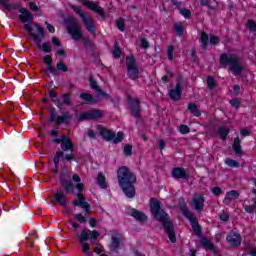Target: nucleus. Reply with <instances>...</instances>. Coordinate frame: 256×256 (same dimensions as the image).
Returning a JSON list of instances; mask_svg holds the SVG:
<instances>
[{"label": "nucleus", "mask_w": 256, "mask_h": 256, "mask_svg": "<svg viewBox=\"0 0 256 256\" xmlns=\"http://www.w3.org/2000/svg\"><path fill=\"white\" fill-rule=\"evenodd\" d=\"M87 136L89 137V139H95L97 137V133L93 131V129H88Z\"/></svg>", "instance_id": "nucleus-55"}, {"label": "nucleus", "mask_w": 256, "mask_h": 256, "mask_svg": "<svg viewBox=\"0 0 256 256\" xmlns=\"http://www.w3.org/2000/svg\"><path fill=\"white\" fill-rule=\"evenodd\" d=\"M70 7H71V9H73V11L75 13H77V15L80 16V18H81V15H83V13H87V12L81 11V7H79V6L71 5Z\"/></svg>", "instance_id": "nucleus-51"}, {"label": "nucleus", "mask_w": 256, "mask_h": 256, "mask_svg": "<svg viewBox=\"0 0 256 256\" xmlns=\"http://www.w3.org/2000/svg\"><path fill=\"white\" fill-rule=\"evenodd\" d=\"M171 175L173 177V179H189V173H187V170H185V168H181V167H175L172 169Z\"/></svg>", "instance_id": "nucleus-21"}, {"label": "nucleus", "mask_w": 256, "mask_h": 256, "mask_svg": "<svg viewBox=\"0 0 256 256\" xmlns=\"http://www.w3.org/2000/svg\"><path fill=\"white\" fill-rule=\"evenodd\" d=\"M116 27L119 31H125V21H123V19L116 20Z\"/></svg>", "instance_id": "nucleus-47"}, {"label": "nucleus", "mask_w": 256, "mask_h": 256, "mask_svg": "<svg viewBox=\"0 0 256 256\" xmlns=\"http://www.w3.org/2000/svg\"><path fill=\"white\" fill-rule=\"evenodd\" d=\"M247 27H248L249 31H251L252 33L256 32V23L253 20L247 21Z\"/></svg>", "instance_id": "nucleus-44"}, {"label": "nucleus", "mask_w": 256, "mask_h": 256, "mask_svg": "<svg viewBox=\"0 0 256 256\" xmlns=\"http://www.w3.org/2000/svg\"><path fill=\"white\" fill-rule=\"evenodd\" d=\"M97 130L105 141H113L115 139V133L101 125H98Z\"/></svg>", "instance_id": "nucleus-22"}, {"label": "nucleus", "mask_w": 256, "mask_h": 256, "mask_svg": "<svg viewBox=\"0 0 256 256\" xmlns=\"http://www.w3.org/2000/svg\"><path fill=\"white\" fill-rule=\"evenodd\" d=\"M60 147L62 149V152L64 153V151H74L75 144L71 142V139H69V137L63 135V141Z\"/></svg>", "instance_id": "nucleus-25"}, {"label": "nucleus", "mask_w": 256, "mask_h": 256, "mask_svg": "<svg viewBox=\"0 0 256 256\" xmlns=\"http://www.w3.org/2000/svg\"><path fill=\"white\" fill-rule=\"evenodd\" d=\"M89 235H91V230L86 228L78 236V241L81 244L82 249H85V247H91L89 243H87V241H89Z\"/></svg>", "instance_id": "nucleus-23"}, {"label": "nucleus", "mask_w": 256, "mask_h": 256, "mask_svg": "<svg viewBox=\"0 0 256 256\" xmlns=\"http://www.w3.org/2000/svg\"><path fill=\"white\" fill-rule=\"evenodd\" d=\"M213 195L219 196L223 194V190L219 187L212 188Z\"/></svg>", "instance_id": "nucleus-57"}, {"label": "nucleus", "mask_w": 256, "mask_h": 256, "mask_svg": "<svg viewBox=\"0 0 256 256\" xmlns=\"http://www.w3.org/2000/svg\"><path fill=\"white\" fill-rule=\"evenodd\" d=\"M61 103H62V107L64 105H67L68 107L71 106V94H67V93L63 94Z\"/></svg>", "instance_id": "nucleus-39"}, {"label": "nucleus", "mask_w": 256, "mask_h": 256, "mask_svg": "<svg viewBox=\"0 0 256 256\" xmlns=\"http://www.w3.org/2000/svg\"><path fill=\"white\" fill-rule=\"evenodd\" d=\"M124 155H126V157H131V155H133V146H131V144H126L124 146Z\"/></svg>", "instance_id": "nucleus-43"}, {"label": "nucleus", "mask_w": 256, "mask_h": 256, "mask_svg": "<svg viewBox=\"0 0 256 256\" xmlns=\"http://www.w3.org/2000/svg\"><path fill=\"white\" fill-rule=\"evenodd\" d=\"M200 243L202 247L206 249V251H212V253H217V248L215 247V244L211 243V241H209V239H207L206 237H202L200 239Z\"/></svg>", "instance_id": "nucleus-26"}, {"label": "nucleus", "mask_w": 256, "mask_h": 256, "mask_svg": "<svg viewBox=\"0 0 256 256\" xmlns=\"http://www.w3.org/2000/svg\"><path fill=\"white\" fill-rule=\"evenodd\" d=\"M97 183L101 189H107V181L103 173H99L97 177Z\"/></svg>", "instance_id": "nucleus-37"}, {"label": "nucleus", "mask_w": 256, "mask_h": 256, "mask_svg": "<svg viewBox=\"0 0 256 256\" xmlns=\"http://www.w3.org/2000/svg\"><path fill=\"white\" fill-rule=\"evenodd\" d=\"M66 24L67 31L74 41L83 39V31L81 30V26H79V20H77L75 17H70L66 20Z\"/></svg>", "instance_id": "nucleus-5"}, {"label": "nucleus", "mask_w": 256, "mask_h": 256, "mask_svg": "<svg viewBox=\"0 0 256 256\" xmlns=\"http://www.w3.org/2000/svg\"><path fill=\"white\" fill-rule=\"evenodd\" d=\"M180 14L185 17L186 19H189L191 17V10L189 9H180Z\"/></svg>", "instance_id": "nucleus-49"}, {"label": "nucleus", "mask_w": 256, "mask_h": 256, "mask_svg": "<svg viewBox=\"0 0 256 256\" xmlns=\"http://www.w3.org/2000/svg\"><path fill=\"white\" fill-rule=\"evenodd\" d=\"M103 117V111L92 109L86 112H82L78 118V121H95Z\"/></svg>", "instance_id": "nucleus-9"}, {"label": "nucleus", "mask_w": 256, "mask_h": 256, "mask_svg": "<svg viewBox=\"0 0 256 256\" xmlns=\"http://www.w3.org/2000/svg\"><path fill=\"white\" fill-rule=\"evenodd\" d=\"M6 1H11V0H0V5H2L7 11H13L17 9L16 4H7Z\"/></svg>", "instance_id": "nucleus-38"}, {"label": "nucleus", "mask_w": 256, "mask_h": 256, "mask_svg": "<svg viewBox=\"0 0 256 256\" xmlns=\"http://www.w3.org/2000/svg\"><path fill=\"white\" fill-rule=\"evenodd\" d=\"M81 19L89 33L92 35H95L97 28L95 27V20H93V17L89 15L88 13L81 14Z\"/></svg>", "instance_id": "nucleus-13"}, {"label": "nucleus", "mask_w": 256, "mask_h": 256, "mask_svg": "<svg viewBox=\"0 0 256 256\" xmlns=\"http://www.w3.org/2000/svg\"><path fill=\"white\" fill-rule=\"evenodd\" d=\"M139 103H141V100L133 99L131 98V96L128 97V105L131 111V115L136 119H139V117H141V106H139Z\"/></svg>", "instance_id": "nucleus-10"}, {"label": "nucleus", "mask_w": 256, "mask_h": 256, "mask_svg": "<svg viewBox=\"0 0 256 256\" xmlns=\"http://www.w3.org/2000/svg\"><path fill=\"white\" fill-rule=\"evenodd\" d=\"M227 242L231 247H239L241 245V235L231 232L226 237Z\"/></svg>", "instance_id": "nucleus-24"}, {"label": "nucleus", "mask_w": 256, "mask_h": 256, "mask_svg": "<svg viewBox=\"0 0 256 256\" xmlns=\"http://www.w3.org/2000/svg\"><path fill=\"white\" fill-rule=\"evenodd\" d=\"M19 13H20L19 19L22 23H24V29H25V25H28L29 27H31L29 23L33 21V14H31V12L27 10V8H20Z\"/></svg>", "instance_id": "nucleus-18"}, {"label": "nucleus", "mask_w": 256, "mask_h": 256, "mask_svg": "<svg viewBox=\"0 0 256 256\" xmlns=\"http://www.w3.org/2000/svg\"><path fill=\"white\" fill-rule=\"evenodd\" d=\"M183 215H185V217L188 219V221H190L195 235L200 237L201 226L199 225V223H197V218L195 217V215H193V213L189 212V210H184Z\"/></svg>", "instance_id": "nucleus-14"}, {"label": "nucleus", "mask_w": 256, "mask_h": 256, "mask_svg": "<svg viewBox=\"0 0 256 256\" xmlns=\"http://www.w3.org/2000/svg\"><path fill=\"white\" fill-rule=\"evenodd\" d=\"M126 66L129 79H132V81H137V79H139V68H137L135 57L128 56L126 58Z\"/></svg>", "instance_id": "nucleus-6"}, {"label": "nucleus", "mask_w": 256, "mask_h": 256, "mask_svg": "<svg viewBox=\"0 0 256 256\" xmlns=\"http://www.w3.org/2000/svg\"><path fill=\"white\" fill-rule=\"evenodd\" d=\"M55 201L60 203L61 207L67 209V196L63 192V189L58 188L56 190L55 198L52 200V203H55Z\"/></svg>", "instance_id": "nucleus-19"}, {"label": "nucleus", "mask_w": 256, "mask_h": 256, "mask_svg": "<svg viewBox=\"0 0 256 256\" xmlns=\"http://www.w3.org/2000/svg\"><path fill=\"white\" fill-rule=\"evenodd\" d=\"M89 81H90L91 89H93L94 91H96L100 95L105 96V92H103V90H101V87H99V85H97V81L95 79L90 78Z\"/></svg>", "instance_id": "nucleus-34"}, {"label": "nucleus", "mask_w": 256, "mask_h": 256, "mask_svg": "<svg viewBox=\"0 0 256 256\" xmlns=\"http://www.w3.org/2000/svg\"><path fill=\"white\" fill-rule=\"evenodd\" d=\"M123 241H125V238H123V235L119 233L112 234L111 243L109 245L110 251L114 253H119V247H121V244Z\"/></svg>", "instance_id": "nucleus-12"}, {"label": "nucleus", "mask_w": 256, "mask_h": 256, "mask_svg": "<svg viewBox=\"0 0 256 256\" xmlns=\"http://www.w3.org/2000/svg\"><path fill=\"white\" fill-rule=\"evenodd\" d=\"M150 207L151 213L154 215L156 221H161L163 223L164 229L168 235V239L171 241V243H175L177 241V238L175 237V227L173 226V223L169 221V216L167 213L161 210L159 200L151 198Z\"/></svg>", "instance_id": "nucleus-2"}, {"label": "nucleus", "mask_w": 256, "mask_h": 256, "mask_svg": "<svg viewBox=\"0 0 256 256\" xmlns=\"http://www.w3.org/2000/svg\"><path fill=\"white\" fill-rule=\"evenodd\" d=\"M207 86L209 89H215V79L211 76L207 78Z\"/></svg>", "instance_id": "nucleus-48"}, {"label": "nucleus", "mask_w": 256, "mask_h": 256, "mask_svg": "<svg viewBox=\"0 0 256 256\" xmlns=\"http://www.w3.org/2000/svg\"><path fill=\"white\" fill-rule=\"evenodd\" d=\"M90 235H91L90 239L92 241H97L99 237V232H97V230H93V231L90 230Z\"/></svg>", "instance_id": "nucleus-54"}, {"label": "nucleus", "mask_w": 256, "mask_h": 256, "mask_svg": "<svg viewBox=\"0 0 256 256\" xmlns=\"http://www.w3.org/2000/svg\"><path fill=\"white\" fill-rule=\"evenodd\" d=\"M58 71H63V73H67L68 69H67V64H65L64 62H59L56 65Z\"/></svg>", "instance_id": "nucleus-46"}, {"label": "nucleus", "mask_w": 256, "mask_h": 256, "mask_svg": "<svg viewBox=\"0 0 256 256\" xmlns=\"http://www.w3.org/2000/svg\"><path fill=\"white\" fill-rule=\"evenodd\" d=\"M252 194L255 195L252 199L253 205H244V210L246 213H255L256 211V189L252 190Z\"/></svg>", "instance_id": "nucleus-30"}, {"label": "nucleus", "mask_w": 256, "mask_h": 256, "mask_svg": "<svg viewBox=\"0 0 256 256\" xmlns=\"http://www.w3.org/2000/svg\"><path fill=\"white\" fill-rule=\"evenodd\" d=\"M220 63L224 67H227V65H231L230 71H233L236 75H241L243 73V66H241V63L239 62V57L236 54H222L220 56Z\"/></svg>", "instance_id": "nucleus-4"}, {"label": "nucleus", "mask_w": 256, "mask_h": 256, "mask_svg": "<svg viewBox=\"0 0 256 256\" xmlns=\"http://www.w3.org/2000/svg\"><path fill=\"white\" fill-rule=\"evenodd\" d=\"M80 99H83V101H86V103H97V99L93 98V95L89 93H81L80 94Z\"/></svg>", "instance_id": "nucleus-35"}, {"label": "nucleus", "mask_w": 256, "mask_h": 256, "mask_svg": "<svg viewBox=\"0 0 256 256\" xmlns=\"http://www.w3.org/2000/svg\"><path fill=\"white\" fill-rule=\"evenodd\" d=\"M75 219H77L79 223H85V221H87V218H85L82 214H75Z\"/></svg>", "instance_id": "nucleus-58"}, {"label": "nucleus", "mask_w": 256, "mask_h": 256, "mask_svg": "<svg viewBox=\"0 0 256 256\" xmlns=\"http://www.w3.org/2000/svg\"><path fill=\"white\" fill-rule=\"evenodd\" d=\"M140 43L142 45V49H149V42L147 41V39L142 38L140 40Z\"/></svg>", "instance_id": "nucleus-59"}, {"label": "nucleus", "mask_w": 256, "mask_h": 256, "mask_svg": "<svg viewBox=\"0 0 256 256\" xmlns=\"http://www.w3.org/2000/svg\"><path fill=\"white\" fill-rule=\"evenodd\" d=\"M121 53L122 51L119 49V44L115 42L114 49L112 51L113 57H115V59H119L121 57Z\"/></svg>", "instance_id": "nucleus-41"}, {"label": "nucleus", "mask_w": 256, "mask_h": 256, "mask_svg": "<svg viewBox=\"0 0 256 256\" xmlns=\"http://www.w3.org/2000/svg\"><path fill=\"white\" fill-rule=\"evenodd\" d=\"M48 71H50V73L54 76H56L58 73L57 69L53 65L48 66Z\"/></svg>", "instance_id": "nucleus-63"}, {"label": "nucleus", "mask_w": 256, "mask_h": 256, "mask_svg": "<svg viewBox=\"0 0 256 256\" xmlns=\"http://www.w3.org/2000/svg\"><path fill=\"white\" fill-rule=\"evenodd\" d=\"M240 135L242 137H249L251 135V132L249 130H247V129H241L240 130Z\"/></svg>", "instance_id": "nucleus-61"}, {"label": "nucleus", "mask_w": 256, "mask_h": 256, "mask_svg": "<svg viewBox=\"0 0 256 256\" xmlns=\"http://www.w3.org/2000/svg\"><path fill=\"white\" fill-rule=\"evenodd\" d=\"M188 111H190L194 117H201V110H199V107H197L195 103L188 104Z\"/></svg>", "instance_id": "nucleus-33"}, {"label": "nucleus", "mask_w": 256, "mask_h": 256, "mask_svg": "<svg viewBox=\"0 0 256 256\" xmlns=\"http://www.w3.org/2000/svg\"><path fill=\"white\" fill-rule=\"evenodd\" d=\"M53 161H54V165H55L54 171H55V173H59V161L71 162V161H77V159L75 158V154H73V153L65 155V153L63 151H58L55 154Z\"/></svg>", "instance_id": "nucleus-8"}, {"label": "nucleus", "mask_w": 256, "mask_h": 256, "mask_svg": "<svg viewBox=\"0 0 256 256\" xmlns=\"http://www.w3.org/2000/svg\"><path fill=\"white\" fill-rule=\"evenodd\" d=\"M49 97H51L53 103L58 107V109H61L63 107V103L59 98H57V93H55L53 90L49 91Z\"/></svg>", "instance_id": "nucleus-32"}, {"label": "nucleus", "mask_w": 256, "mask_h": 256, "mask_svg": "<svg viewBox=\"0 0 256 256\" xmlns=\"http://www.w3.org/2000/svg\"><path fill=\"white\" fill-rule=\"evenodd\" d=\"M225 163L226 165H228V167H232V168H237L241 166V164L237 162V160H233L230 158H226Z\"/></svg>", "instance_id": "nucleus-40"}, {"label": "nucleus", "mask_w": 256, "mask_h": 256, "mask_svg": "<svg viewBox=\"0 0 256 256\" xmlns=\"http://www.w3.org/2000/svg\"><path fill=\"white\" fill-rule=\"evenodd\" d=\"M235 199H239V191L231 190L227 192L223 202L225 205H229L231 201H235Z\"/></svg>", "instance_id": "nucleus-27"}, {"label": "nucleus", "mask_w": 256, "mask_h": 256, "mask_svg": "<svg viewBox=\"0 0 256 256\" xmlns=\"http://www.w3.org/2000/svg\"><path fill=\"white\" fill-rule=\"evenodd\" d=\"M229 133H230V129H229V127H227V126H220V127L218 128V135H219V137H220L223 141H225V139H227V135H229Z\"/></svg>", "instance_id": "nucleus-31"}, {"label": "nucleus", "mask_w": 256, "mask_h": 256, "mask_svg": "<svg viewBox=\"0 0 256 256\" xmlns=\"http://www.w3.org/2000/svg\"><path fill=\"white\" fill-rule=\"evenodd\" d=\"M123 137H124L123 132H118L116 137L114 136L113 142L114 143H121V141H123Z\"/></svg>", "instance_id": "nucleus-50"}, {"label": "nucleus", "mask_w": 256, "mask_h": 256, "mask_svg": "<svg viewBox=\"0 0 256 256\" xmlns=\"http://www.w3.org/2000/svg\"><path fill=\"white\" fill-rule=\"evenodd\" d=\"M76 197H78V200L72 201V205L75 207H81V209H84L87 213H91V206L87 201H85V197H83V194L80 192L76 194Z\"/></svg>", "instance_id": "nucleus-17"}, {"label": "nucleus", "mask_w": 256, "mask_h": 256, "mask_svg": "<svg viewBox=\"0 0 256 256\" xmlns=\"http://www.w3.org/2000/svg\"><path fill=\"white\" fill-rule=\"evenodd\" d=\"M35 27L37 29L38 34L33 33V28L29 26L28 24H25V30L29 33L30 37L34 39V42L36 43V47L38 49H42L44 53H51V43L49 42H44L41 45V41L45 38V30L43 27L39 26L38 24H35Z\"/></svg>", "instance_id": "nucleus-3"}, {"label": "nucleus", "mask_w": 256, "mask_h": 256, "mask_svg": "<svg viewBox=\"0 0 256 256\" xmlns=\"http://www.w3.org/2000/svg\"><path fill=\"white\" fill-rule=\"evenodd\" d=\"M173 51H175V47L174 46H169L168 50H167V55H168V59L170 61H173Z\"/></svg>", "instance_id": "nucleus-52"}, {"label": "nucleus", "mask_w": 256, "mask_h": 256, "mask_svg": "<svg viewBox=\"0 0 256 256\" xmlns=\"http://www.w3.org/2000/svg\"><path fill=\"white\" fill-rule=\"evenodd\" d=\"M65 179H71V176L65 174L63 177L60 178V183H62L64 191H66L67 195H73L75 191V186L71 181L65 182Z\"/></svg>", "instance_id": "nucleus-20"}, {"label": "nucleus", "mask_w": 256, "mask_h": 256, "mask_svg": "<svg viewBox=\"0 0 256 256\" xmlns=\"http://www.w3.org/2000/svg\"><path fill=\"white\" fill-rule=\"evenodd\" d=\"M29 7H30V11H35V12L39 11V7L34 2H30Z\"/></svg>", "instance_id": "nucleus-62"}, {"label": "nucleus", "mask_w": 256, "mask_h": 256, "mask_svg": "<svg viewBox=\"0 0 256 256\" xmlns=\"http://www.w3.org/2000/svg\"><path fill=\"white\" fill-rule=\"evenodd\" d=\"M174 30H175L177 35L181 36V35H183V31H185V28L183 27V24L175 23L174 24Z\"/></svg>", "instance_id": "nucleus-42"}, {"label": "nucleus", "mask_w": 256, "mask_h": 256, "mask_svg": "<svg viewBox=\"0 0 256 256\" xmlns=\"http://www.w3.org/2000/svg\"><path fill=\"white\" fill-rule=\"evenodd\" d=\"M43 61L47 65V67L53 64V59L49 55L44 56Z\"/></svg>", "instance_id": "nucleus-53"}, {"label": "nucleus", "mask_w": 256, "mask_h": 256, "mask_svg": "<svg viewBox=\"0 0 256 256\" xmlns=\"http://www.w3.org/2000/svg\"><path fill=\"white\" fill-rule=\"evenodd\" d=\"M205 207V198L201 194H194L192 199V209L201 213Z\"/></svg>", "instance_id": "nucleus-16"}, {"label": "nucleus", "mask_w": 256, "mask_h": 256, "mask_svg": "<svg viewBox=\"0 0 256 256\" xmlns=\"http://www.w3.org/2000/svg\"><path fill=\"white\" fill-rule=\"evenodd\" d=\"M220 219H221V221H224V222L229 221V214H227L225 211H223V212L220 214Z\"/></svg>", "instance_id": "nucleus-60"}, {"label": "nucleus", "mask_w": 256, "mask_h": 256, "mask_svg": "<svg viewBox=\"0 0 256 256\" xmlns=\"http://www.w3.org/2000/svg\"><path fill=\"white\" fill-rule=\"evenodd\" d=\"M232 148L235 155H243V149L241 148V140L239 139V136L234 138Z\"/></svg>", "instance_id": "nucleus-29"}, {"label": "nucleus", "mask_w": 256, "mask_h": 256, "mask_svg": "<svg viewBox=\"0 0 256 256\" xmlns=\"http://www.w3.org/2000/svg\"><path fill=\"white\" fill-rule=\"evenodd\" d=\"M182 83H183V78L180 77L176 82L175 88L170 90L169 96L172 101L181 100V95H183V88L181 87Z\"/></svg>", "instance_id": "nucleus-11"}, {"label": "nucleus", "mask_w": 256, "mask_h": 256, "mask_svg": "<svg viewBox=\"0 0 256 256\" xmlns=\"http://www.w3.org/2000/svg\"><path fill=\"white\" fill-rule=\"evenodd\" d=\"M118 185L128 199L135 197V183L137 176L127 166H121L117 171Z\"/></svg>", "instance_id": "nucleus-1"}, {"label": "nucleus", "mask_w": 256, "mask_h": 256, "mask_svg": "<svg viewBox=\"0 0 256 256\" xmlns=\"http://www.w3.org/2000/svg\"><path fill=\"white\" fill-rule=\"evenodd\" d=\"M82 251H83V253H85L86 256H91V246L88 248H87V246L82 248Z\"/></svg>", "instance_id": "nucleus-64"}, {"label": "nucleus", "mask_w": 256, "mask_h": 256, "mask_svg": "<svg viewBox=\"0 0 256 256\" xmlns=\"http://www.w3.org/2000/svg\"><path fill=\"white\" fill-rule=\"evenodd\" d=\"M200 43H201V47L202 49H207V45H209V35H207V33L202 32L200 35Z\"/></svg>", "instance_id": "nucleus-36"}, {"label": "nucleus", "mask_w": 256, "mask_h": 256, "mask_svg": "<svg viewBox=\"0 0 256 256\" xmlns=\"http://www.w3.org/2000/svg\"><path fill=\"white\" fill-rule=\"evenodd\" d=\"M82 3L83 5H85V7H88L90 11L97 13L98 15H100V17H105V10H103V8L99 6L98 3L93 2L91 0H82Z\"/></svg>", "instance_id": "nucleus-15"}, {"label": "nucleus", "mask_w": 256, "mask_h": 256, "mask_svg": "<svg viewBox=\"0 0 256 256\" xmlns=\"http://www.w3.org/2000/svg\"><path fill=\"white\" fill-rule=\"evenodd\" d=\"M179 131H180V133H182V135H187V133L191 132V129H189V126L182 124L179 127Z\"/></svg>", "instance_id": "nucleus-45"}, {"label": "nucleus", "mask_w": 256, "mask_h": 256, "mask_svg": "<svg viewBox=\"0 0 256 256\" xmlns=\"http://www.w3.org/2000/svg\"><path fill=\"white\" fill-rule=\"evenodd\" d=\"M131 215L134 217L136 221H138V223H145V221L147 220V215L136 209H132Z\"/></svg>", "instance_id": "nucleus-28"}, {"label": "nucleus", "mask_w": 256, "mask_h": 256, "mask_svg": "<svg viewBox=\"0 0 256 256\" xmlns=\"http://www.w3.org/2000/svg\"><path fill=\"white\" fill-rule=\"evenodd\" d=\"M219 43V37L218 36H210V44L211 45H218Z\"/></svg>", "instance_id": "nucleus-56"}, {"label": "nucleus", "mask_w": 256, "mask_h": 256, "mask_svg": "<svg viewBox=\"0 0 256 256\" xmlns=\"http://www.w3.org/2000/svg\"><path fill=\"white\" fill-rule=\"evenodd\" d=\"M71 119H73V116L69 112H64L61 116H57L55 110H52L48 121L49 123L55 122L56 125H63V123L67 125Z\"/></svg>", "instance_id": "nucleus-7"}]
</instances>
